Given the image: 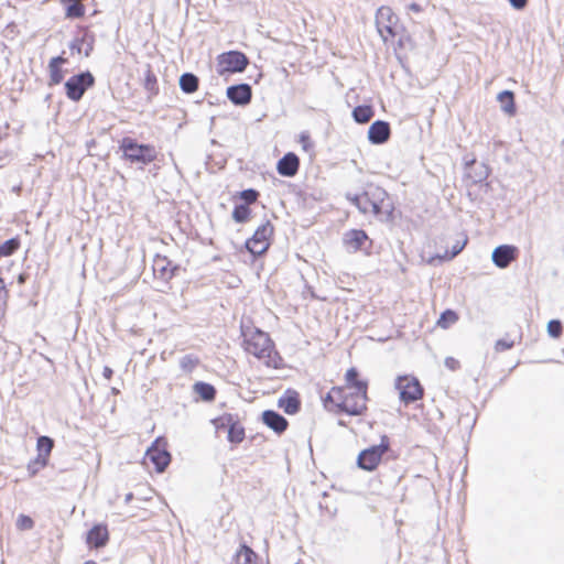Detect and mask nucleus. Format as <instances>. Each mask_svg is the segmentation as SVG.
Returning <instances> with one entry per match:
<instances>
[{
  "label": "nucleus",
  "instance_id": "obj_20",
  "mask_svg": "<svg viewBox=\"0 0 564 564\" xmlns=\"http://www.w3.org/2000/svg\"><path fill=\"white\" fill-rule=\"evenodd\" d=\"M177 265L172 267V261L165 256L156 254L153 261V271L162 280H170L174 276Z\"/></svg>",
  "mask_w": 564,
  "mask_h": 564
},
{
  "label": "nucleus",
  "instance_id": "obj_14",
  "mask_svg": "<svg viewBox=\"0 0 564 564\" xmlns=\"http://www.w3.org/2000/svg\"><path fill=\"white\" fill-rule=\"evenodd\" d=\"M226 95L235 106H246L251 101L252 88L246 83L231 85L227 88Z\"/></svg>",
  "mask_w": 564,
  "mask_h": 564
},
{
  "label": "nucleus",
  "instance_id": "obj_34",
  "mask_svg": "<svg viewBox=\"0 0 564 564\" xmlns=\"http://www.w3.org/2000/svg\"><path fill=\"white\" fill-rule=\"evenodd\" d=\"M85 14V7L84 4L78 1L75 3H68L65 6V15L69 19H77L82 18Z\"/></svg>",
  "mask_w": 564,
  "mask_h": 564
},
{
  "label": "nucleus",
  "instance_id": "obj_39",
  "mask_svg": "<svg viewBox=\"0 0 564 564\" xmlns=\"http://www.w3.org/2000/svg\"><path fill=\"white\" fill-rule=\"evenodd\" d=\"M235 419H236V416L232 414H224L221 416L214 419L213 424L215 425V429L217 431L223 430V429L228 430L229 425L234 422Z\"/></svg>",
  "mask_w": 564,
  "mask_h": 564
},
{
  "label": "nucleus",
  "instance_id": "obj_4",
  "mask_svg": "<svg viewBox=\"0 0 564 564\" xmlns=\"http://www.w3.org/2000/svg\"><path fill=\"white\" fill-rule=\"evenodd\" d=\"M387 196V192L380 187H376L372 193L364 192L361 193V198H357L358 200V209L362 214L372 213L375 216L382 218L384 215L386 219L392 214V209L383 210L384 197ZM389 207V205H387Z\"/></svg>",
  "mask_w": 564,
  "mask_h": 564
},
{
  "label": "nucleus",
  "instance_id": "obj_33",
  "mask_svg": "<svg viewBox=\"0 0 564 564\" xmlns=\"http://www.w3.org/2000/svg\"><path fill=\"white\" fill-rule=\"evenodd\" d=\"M144 88L150 95H156L159 93L158 79L155 74L151 70L150 66L144 74Z\"/></svg>",
  "mask_w": 564,
  "mask_h": 564
},
{
  "label": "nucleus",
  "instance_id": "obj_31",
  "mask_svg": "<svg viewBox=\"0 0 564 564\" xmlns=\"http://www.w3.org/2000/svg\"><path fill=\"white\" fill-rule=\"evenodd\" d=\"M251 214V209L247 204H237L232 210V219L238 224L246 223Z\"/></svg>",
  "mask_w": 564,
  "mask_h": 564
},
{
  "label": "nucleus",
  "instance_id": "obj_19",
  "mask_svg": "<svg viewBox=\"0 0 564 564\" xmlns=\"http://www.w3.org/2000/svg\"><path fill=\"white\" fill-rule=\"evenodd\" d=\"M262 422L279 435L284 433L289 425L288 420L274 410L263 411Z\"/></svg>",
  "mask_w": 564,
  "mask_h": 564
},
{
  "label": "nucleus",
  "instance_id": "obj_37",
  "mask_svg": "<svg viewBox=\"0 0 564 564\" xmlns=\"http://www.w3.org/2000/svg\"><path fill=\"white\" fill-rule=\"evenodd\" d=\"M346 386L344 388H352L357 386L359 382H368L367 380L359 379V372L356 368L351 367L347 370L345 375Z\"/></svg>",
  "mask_w": 564,
  "mask_h": 564
},
{
  "label": "nucleus",
  "instance_id": "obj_41",
  "mask_svg": "<svg viewBox=\"0 0 564 564\" xmlns=\"http://www.w3.org/2000/svg\"><path fill=\"white\" fill-rule=\"evenodd\" d=\"M198 364V359L193 355H185L181 359V368L185 371L191 372Z\"/></svg>",
  "mask_w": 564,
  "mask_h": 564
},
{
  "label": "nucleus",
  "instance_id": "obj_47",
  "mask_svg": "<svg viewBox=\"0 0 564 564\" xmlns=\"http://www.w3.org/2000/svg\"><path fill=\"white\" fill-rule=\"evenodd\" d=\"M510 6L516 10H522L527 7L528 0H508Z\"/></svg>",
  "mask_w": 564,
  "mask_h": 564
},
{
  "label": "nucleus",
  "instance_id": "obj_52",
  "mask_svg": "<svg viewBox=\"0 0 564 564\" xmlns=\"http://www.w3.org/2000/svg\"><path fill=\"white\" fill-rule=\"evenodd\" d=\"M133 499V494L132 492H129L124 497V502L126 503H129L131 500Z\"/></svg>",
  "mask_w": 564,
  "mask_h": 564
},
{
  "label": "nucleus",
  "instance_id": "obj_23",
  "mask_svg": "<svg viewBox=\"0 0 564 564\" xmlns=\"http://www.w3.org/2000/svg\"><path fill=\"white\" fill-rule=\"evenodd\" d=\"M67 63V58L63 56H55L51 58L48 63V70H50V86L58 85L64 79V70L62 69V66Z\"/></svg>",
  "mask_w": 564,
  "mask_h": 564
},
{
  "label": "nucleus",
  "instance_id": "obj_48",
  "mask_svg": "<svg viewBox=\"0 0 564 564\" xmlns=\"http://www.w3.org/2000/svg\"><path fill=\"white\" fill-rule=\"evenodd\" d=\"M8 297V291L6 289V284L2 278H0V301H3V303L7 302Z\"/></svg>",
  "mask_w": 564,
  "mask_h": 564
},
{
  "label": "nucleus",
  "instance_id": "obj_38",
  "mask_svg": "<svg viewBox=\"0 0 564 564\" xmlns=\"http://www.w3.org/2000/svg\"><path fill=\"white\" fill-rule=\"evenodd\" d=\"M259 195V192L254 188H247L239 192V198L243 202L242 204H247L248 206L256 203Z\"/></svg>",
  "mask_w": 564,
  "mask_h": 564
},
{
  "label": "nucleus",
  "instance_id": "obj_5",
  "mask_svg": "<svg viewBox=\"0 0 564 564\" xmlns=\"http://www.w3.org/2000/svg\"><path fill=\"white\" fill-rule=\"evenodd\" d=\"M390 449V440L382 435L378 445L362 449L357 457V466L366 471H373L380 464L383 454Z\"/></svg>",
  "mask_w": 564,
  "mask_h": 564
},
{
  "label": "nucleus",
  "instance_id": "obj_6",
  "mask_svg": "<svg viewBox=\"0 0 564 564\" xmlns=\"http://www.w3.org/2000/svg\"><path fill=\"white\" fill-rule=\"evenodd\" d=\"M376 26L384 42L389 36L395 37L403 31V26L399 23V17L387 6L377 10Z\"/></svg>",
  "mask_w": 564,
  "mask_h": 564
},
{
  "label": "nucleus",
  "instance_id": "obj_27",
  "mask_svg": "<svg viewBox=\"0 0 564 564\" xmlns=\"http://www.w3.org/2000/svg\"><path fill=\"white\" fill-rule=\"evenodd\" d=\"M246 437L245 427L238 422L237 417L229 425L227 438L232 444H240Z\"/></svg>",
  "mask_w": 564,
  "mask_h": 564
},
{
  "label": "nucleus",
  "instance_id": "obj_49",
  "mask_svg": "<svg viewBox=\"0 0 564 564\" xmlns=\"http://www.w3.org/2000/svg\"><path fill=\"white\" fill-rule=\"evenodd\" d=\"M346 198L358 208V200H357V198H361V194H350V193H347L346 194Z\"/></svg>",
  "mask_w": 564,
  "mask_h": 564
},
{
  "label": "nucleus",
  "instance_id": "obj_21",
  "mask_svg": "<svg viewBox=\"0 0 564 564\" xmlns=\"http://www.w3.org/2000/svg\"><path fill=\"white\" fill-rule=\"evenodd\" d=\"M278 405L289 415L296 414L301 410L299 393L293 390H288L282 397H280Z\"/></svg>",
  "mask_w": 564,
  "mask_h": 564
},
{
  "label": "nucleus",
  "instance_id": "obj_30",
  "mask_svg": "<svg viewBox=\"0 0 564 564\" xmlns=\"http://www.w3.org/2000/svg\"><path fill=\"white\" fill-rule=\"evenodd\" d=\"M53 447H54V441L50 436L42 435L37 438V442H36L37 455L48 459Z\"/></svg>",
  "mask_w": 564,
  "mask_h": 564
},
{
  "label": "nucleus",
  "instance_id": "obj_1",
  "mask_svg": "<svg viewBox=\"0 0 564 564\" xmlns=\"http://www.w3.org/2000/svg\"><path fill=\"white\" fill-rule=\"evenodd\" d=\"M245 337V350L253 355L258 359H264L265 365L269 367L278 368L276 358L278 352L274 349V344L270 336L263 330L256 328L250 335L242 332ZM279 359H281L279 357Z\"/></svg>",
  "mask_w": 564,
  "mask_h": 564
},
{
  "label": "nucleus",
  "instance_id": "obj_7",
  "mask_svg": "<svg viewBox=\"0 0 564 564\" xmlns=\"http://www.w3.org/2000/svg\"><path fill=\"white\" fill-rule=\"evenodd\" d=\"M395 389L399 391L401 402L405 405L422 399L424 393L419 379L409 375L399 376L395 379Z\"/></svg>",
  "mask_w": 564,
  "mask_h": 564
},
{
  "label": "nucleus",
  "instance_id": "obj_9",
  "mask_svg": "<svg viewBox=\"0 0 564 564\" xmlns=\"http://www.w3.org/2000/svg\"><path fill=\"white\" fill-rule=\"evenodd\" d=\"M95 85V77L89 70L70 76L65 82V93L69 100L79 101L84 94Z\"/></svg>",
  "mask_w": 564,
  "mask_h": 564
},
{
  "label": "nucleus",
  "instance_id": "obj_43",
  "mask_svg": "<svg viewBox=\"0 0 564 564\" xmlns=\"http://www.w3.org/2000/svg\"><path fill=\"white\" fill-rule=\"evenodd\" d=\"M341 393V388L335 387L333 388L324 398V403L327 406L328 403H333L336 406V402H339V395Z\"/></svg>",
  "mask_w": 564,
  "mask_h": 564
},
{
  "label": "nucleus",
  "instance_id": "obj_44",
  "mask_svg": "<svg viewBox=\"0 0 564 564\" xmlns=\"http://www.w3.org/2000/svg\"><path fill=\"white\" fill-rule=\"evenodd\" d=\"M514 346L513 340H507L505 338L498 339L495 344V350L497 352H501L508 349H511Z\"/></svg>",
  "mask_w": 564,
  "mask_h": 564
},
{
  "label": "nucleus",
  "instance_id": "obj_51",
  "mask_svg": "<svg viewBox=\"0 0 564 564\" xmlns=\"http://www.w3.org/2000/svg\"><path fill=\"white\" fill-rule=\"evenodd\" d=\"M409 9H410V10H412V11H414V12H420V11L422 10V9H421V6H420V4H417V3H415V2L411 3V4L409 6Z\"/></svg>",
  "mask_w": 564,
  "mask_h": 564
},
{
  "label": "nucleus",
  "instance_id": "obj_46",
  "mask_svg": "<svg viewBox=\"0 0 564 564\" xmlns=\"http://www.w3.org/2000/svg\"><path fill=\"white\" fill-rule=\"evenodd\" d=\"M444 365L446 368H448L452 371H455L459 368V361L455 359L454 357H446Z\"/></svg>",
  "mask_w": 564,
  "mask_h": 564
},
{
  "label": "nucleus",
  "instance_id": "obj_35",
  "mask_svg": "<svg viewBox=\"0 0 564 564\" xmlns=\"http://www.w3.org/2000/svg\"><path fill=\"white\" fill-rule=\"evenodd\" d=\"M48 463V459L37 455L33 460L28 464V471L30 476H35Z\"/></svg>",
  "mask_w": 564,
  "mask_h": 564
},
{
  "label": "nucleus",
  "instance_id": "obj_2",
  "mask_svg": "<svg viewBox=\"0 0 564 564\" xmlns=\"http://www.w3.org/2000/svg\"><path fill=\"white\" fill-rule=\"evenodd\" d=\"M368 382H359L352 388H341L339 402H336V411L351 416L364 414L367 410Z\"/></svg>",
  "mask_w": 564,
  "mask_h": 564
},
{
  "label": "nucleus",
  "instance_id": "obj_16",
  "mask_svg": "<svg viewBox=\"0 0 564 564\" xmlns=\"http://www.w3.org/2000/svg\"><path fill=\"white\" fill-rule=\"evenodd\" d=\"M391 134L390 124L383 120H376L368 130V140L371 144L386 143Z\"/></svg>",
  "mask_w": 564,
  "mask_h": 564
},
{
  "label": "nucleus",
  "instance_id": "obj_18",
  "mask_svg": "<svg viewBox=\"0 0 564 564\" xmlns=\"http://www.w3.org/2000/svg\"><path fill=\"white\" fill-rule=\"evenodd\" d=\"M299 169H300V159L293 152H288L276 163L278 173L285 177L295 176L299 172Z\"/></svg>",
  "mask_w": 564,
  "mask_h": 564
},
{
  "label": "nucleus",
  "instance_id": "obj_15",
  "mask_svg": "<svg viewBox=\"0 0 564 564\" xmlns=\"http://www.w3.org/2000/svg\"><path fill=\"white\" fill-rule=\"evenodd\" d=\"M145 456L153 463L156 473H163L171 463V454L158 445V440L148 448Z\"/></svg>",
  "mask_w": 564,
  "mask_h": 564
},
{
  "label": "nucleus",
  "instance_id": "obj_53",
  "mask_svg": "<svg viewBox=\"0 0 564 564\" xmlns=\"http://www.w3.org/2000/svg\"><path fill=\"white\" fill-rule=\"evenodd\" d=\"M83 564H97V563L95 561L89 560V561L84 562Z\"/></svg>",
  "mask_w": 564,
  "mask_h": 564
},
{
  "label": "nucleus",
  "instance_id": "obj_11",
  "mask_svg": "<svg viewBox=\"0 0 564 564\" xmlns=\"http://www.w3.org/2000/svg\"><path fill=\"white\" fill-rule=\"evenodd\" d=\"M343 245L348 252L355 253L370 249L372 241L364 229H349L343 235Z\"/></svg>",
  "mask_w": 564,
  "mask_h": 564
},
{
  "label": "nucleus",
  "instance_id": "obj_17",
  "mask_svg": "<svg viewBox=\"0 0 564 564\" xmlns=\"http://www.w3.org/2000/svg\"><path fill=\"white\" fill-rule=\"evenodd\" d=\"M109 541V532L106 524H95L86 535V543L89 547L101 549L107 545Z\"/></svg>",
  "mask_w": 564,
  "mask_h": 564
},
{
  "label": "nucleus",
  "instance_id": "obj_22",
  "mask_svg": "<svg viewBox=\"0 0 564 564\" xmlns=\"http://www.w3.org/2000/svg\"><path fill=\"white\" fill-rule=\"evenodd\" d=\"M94 35L89 32H84L82 36H76L70 43L69 48L73 52L80 54L84 50V55L88 57L94 50Z\"/></svg>",
  "mask_w": 564,
  "mask_h": 564
},
{
  "label": "nucleus",
  "instance_id": "obj_3",
  "mask_svg": "<svg viewBox=\"0 0 564 564\" xmlns=\"http://www.w3.org/2000/svg\"><path fill=\"white\" fill-rule=\"evenodd\" d=\"M119 150L122 152V159L143 167L156 160L158 151L154 145L149 143H139L135 139L124 137L119 142Z\"/></svg>",
  "mask_w": 564,
  "mask_h": 564
},
{
  "label": "nucleus",
  "instance_id": "obj_54",
  "mask_svg": "<svg viewBox=\"0 0 564 564\" xmlns=\"http://www.w3.org/2000/svg\"><path fill=\"white\" fill-rule=\"evenodd\" d=\"M462 250V247L453 251V256H456Z\"/></svg>",
  "mask_w": 564,
  "mask_h": 564
},
{
  "label": "nucleus",
  "instance_id": "obj_13",
  "mask_svg": "<svg viewBox=\"0 0 564 564\" xmlns=\"http://www.w3.org/2000/svg\"><path fill=\"white\" fill-rule=\"evenodd\" d=\"M518 248L512 245H500L496 247L491 254L494 264L500 269H506L516 260Z\"/></svg>",
  "mask_w": 564,
  "mask_h": 564
},
{
  "label": "nucleus",
  "instance_id": "obj_50",
  "mask_svg": "<svg viewBox=\"0 0 564 564\" xmlns=\"http://www.w3.org/2000/svg\"><path fill=\"white\" fill-rule=\"evenodd\" d=\"M112 375H113V370H112L110 367L105 366V367H104V370H102V376H104L106 379H108V380H109V379H111Z\"/></svg>",
  "mask_w": 564,
  "mask_h": 564
},
{
  "label": "nucleus",
  "instance_id": "obj_40",
  "mask_svg": "<svg viewBox=\"0 0 564 564\" xmlns=\"http://www.w3.org/2000/svg\"><path fill=\"white\" fill-rule=\"evenodd\" d=\"M563 333V325L560 319H551L547 323V334L552 338H558L561 337Z\"/></svg>",
  "mask_w": 564,
  "mask_h": 564
},
{
  "label": "nucleus",
  "instance_id": "obj_26",
  "mask_svg": "<svg viewBox=\"0 0 564 564\" xmlns=\"http://www.w3.org/2000/svg\"><path fill=\"white\" fill-rule=\"evenodd\" d=\"M180 88L185 94H193L198 89L199 79L193 73H184L178 80Z\"/></svg>",
  "mask_w": 564,
  "mask_h": 564
},
{
  "label": "nucleus",
  "instance_id": "obj_25",
  "mask_svg": "<svg viewBox=\"0 0 564 564\" xmlns=\"http://www.w3.org/2000/svg\"><path fill=\"white\" fill-rule=\"evenodd\" d=\"M193 391L205 402H212L216 398V388L204 381H197L193 386Z\"/></svg>",
  "mask_w": 564,
  "mask_h": 564
},
{
  "label": "nucleus",
  "instance_id": "obj_55",
  "mask_svg": "<svg viewBox=\"0 0 564 564\" xmlns=\"http://www.w3.org/2000/svg\"><path fill=\"white\" fill-rule=\"evenodd\" d=\"M338 424L341 425V426H346V423L341 420L338 421Z\"/></svg>",
  "mask_w": 564,
  "mask_h": 564
},
{
  "label": "nucleus",
  "instance_id": "obj_42",
  "mask_svg": "<svg viewBox=\"0 0 564 564\" xmlns=\"http://www.w3.org/2000/svg\"><path fill=\"white\" fill-rule=\"evenodd\" d=\"M17 527L19 530H31L34 527V521L29 516L20 514L17 520Z\"/></svg>",
  "mask_w": 564,
  "mask_h": 564
},
{
  "label": "nucleus",
  "instance_id": "obj_24",
  "mask_svg": "<svg viewBox=\"0 0 564 564\" xmlns=\"http://www.w3.org/2000/svg\"><path fill=\"white\" fill-rule=\"evenodd\" d=\"M500 102L501 110L508 116H514L517 108L514 101V94L511 90H502L497 96Z\"/></svg>",
  "mask_w": 564,
  "mask_h": 564
},
{
  "label": "nucleus",
  "instance_id": "obj_36",
  "mask_svg": "<svg viewBox=\"0 0 564 564\" xmlns=\"http://www.w3.org/2000/svg\"><path fill=\"white\" fill-rule=\"evenodd\" d=\"M457 319H458V315L455 311L446 310L441 314L437 325L443 328H446L451 324H454Z\"/></svg>",
  "mask_w": 564,
  "mask_h": 564
},
{
  "label": "nucleus",
  "instance_id": "obj_10",
  "mask_svg": "<svg viewBox=\"0 0 564 564\" xmlns=\"http://www.w3.org/2000/svg\"><path fill=\"white\" fill-rule=\"evenodd\" d=\"M273 231V225L267 220L259 226L252 237L246 241V249L254 257L263 254L270 247V238Z\"/></svg>",
  "mask_w": 564,
  "mask_h": 564
},
{
  "label": "nucleus",
  "instance_id": "obj_12",
  "mask_svg": "<svg viewBox=\"0 0 564 564\" xmlns=\"http://www.w3.org/2000/svg\"><path fill=\"white\" fill-rule=\"evenodd\" d=\"M490 174V170L487 164L478 163L475 159L465 163V177L466 181L471 185L480 184L485 182Z\"/></svg>",
  "mask_w": 564,
  "mask_h": 564
},
{
  "label": "nucleus",
  "instance_id": "obj_45",
  "mask_svg": "<svg viewBox=\"0 0 564 564\" xmlns=\"http://www.w3.org/2000/svg\"><path fill=\"white\" fill-rule=\"evenodd\" d=\"M300 143L304 151H310L313 149V142L311 140L310 133L307 131H303L300 134Z\"/></svg>",
  "mask_w": 564,
  "mask_h": 564
},
{
  "label": "nucleus",
  "instance_id": "obj_28",
  "mask_svg": "<svg viewBox=\"0 0 564 564\" xmlns=\"http://www.w3.org/2000/svg\"><path fill=\"white\" fill-rule=\"evenodd\" d=\"M257 554L247 544H242L236 554V564H256Z\"/></svg>",
  "mask_w": 564,
  "mask_h": 564
},
{
  "label": "nucleus",
  "instance_id": "obj_32",
  "mask_svg": "<svg viewBox=\"0 0 564 564\" xmlns=\"http://www.w3.org/2000/svg\"><path fill=\"white\" fill-rule=\"evenodd\" d=\"M20 247L19 238H11L0 243V259L13 254Z\"/></svg>",
  "mask_w": 564,
  "mask_h": 564
},
{
  "label": "nucleus",
  "instance_id": "obj_8",
  "mask_svg": "<svg viewBox=\"0 0 564 564\" xmlns=\"http://www.w3.org/2000/svg\"><path fill=\"white\" fill-rule=\"evenodd\" d=\"M249 64L247 55L240 51H228L217 57V73L219 75L243 72Z\"/></svg>",
  "mask_w": 564,
  "mask_h": 564
},
{
  "label": "nucleus",
  "instance_id": "obj_29",
  "mask_svg": "<svg viewBox=\"0 0 564 564\" xmlns=\"http://www.w3.org/2000/svg\"><path fill=\"white\" fill-rule=\"evenodd\" d=\"M373 117V110L370 106H357L352 110V118L357 123H367Z\"/></svg>",
  "mask_w": 564,
  "mask_h": 564
}]
</instances>
